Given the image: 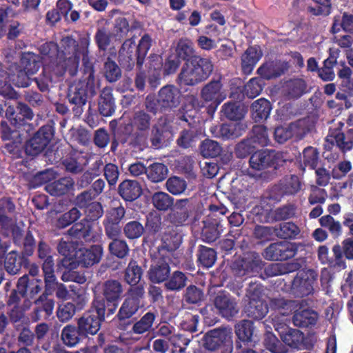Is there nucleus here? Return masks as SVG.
I'll return each mask as SVG.
<instances>
[{
  "instance_id": "nucleus-1",
  "label": "nucleus",
  "mask_w": 353,
  "mask_h": 353,
  "mask_svg": "<svg viewBox=\"0 0 353 353\" xmlns=\"http://www.w3.org/2000/svg\"><path fill=\"white\" fill-rule=\"evenodd\" d=\"M152 42V39L148 33L141 37L137 45L134 37L125 39L119 50L120 65L126 71L132 70L135 65L141 70Z\"/></svg>"
},
{
  "instance_id": "nucleus-2",
  "label": "nucleus",
  "mask_w": 353,
  "mask_h": 353,
  "mask_svg": "<svg viewBox=\"0 0 353 353\" xmlns=\"http://www.w3.org/2000/svg\"><path fill=\"white\" fill-rule=\"evenodd\" d=\"M61 43L64 48L65 54H70V57L78 58V66L81 57L83 74L88 76L86 81L94 83V66L88 50L90 43V36L81 35L78 41L71 36H67L61 39Z\"/></svg>"
},
{
  "instance_id": "nucleus-3",
  "label": "nucleus",
  "mask_w": 353,
  "mask_h": 353,
  "mask_svg": "<svg viewBox=\"0 0 353 353\" xmlns=\"http://www.w3.org/2000/svg\"><path fill=\"white\" fill-rule=\"evenodd\" d=\"M123 286L117 279H108L101 285V292L94 294L92 303L108 315L112 316L116 312L123 297Z\"/></svg>"
},
{
  "instance_id": "nucleus-4",
  "label": "nucleus",
  "mask_w": 353,
  "mask_h": 353,
  "mask_svg": "<svg viewBox=\"0 0 353 353\" xmlns=\"http://www.w3.org/2000/svg\"><path fill=\"white\" fill-rule=\"evenodd\" d=\"M95 94L96 89L93 82L79 80L69 85L66 97L75 117H80L82 114L88 98Z\"/></svg>"
},
{
  "instance_id": "nucleus-5",
  "label": "nucleus",
  "mask_w": 353,
  "mask_h": 353,
  "mask_svg": "<svg viewBox=\"0 0 353 353\" xmlns=\"http://www.w3.org/2000/svg\"><path fill=\"white\" fill-rule=\"evenodd\" d=\"M301 188L302 184L298 176L286 175L269 188L263 194L262 198L272 203H277L285 196L296 194Z\"/></svg>"
},
{
  "instance_id": "nucleus-6",
  "label": "nucleus",
  "mask_w": 353,
  "mask_h": 353,
  "mask_svg": "<svg viewBox=\"0 0 353 353\" xmlns=\"http://www.w3.org/2000/svg\"><path fill=\"white\" fill-rule=\"evenodd\" d=\"M1 139L8 142L4 145V152L12 159L22 158L24 152L23 131L12 128L5 120L0 123Z\"/></svg>"
},
{
  "instance_id": "nucleus-7",
  "label": "nucleus",
  "mask_w": 353,
  "mask_h": 353,
  "mask_svg": "<svg viewBox=\"0 0 353 353\" xmlns=\"http://www.w3.org/2000/svg\"><path fill=\"white\" fill-rule=\"evenodd\" d=\"M203 346L211 352L221 350V353H232L233 342L232 332L225 327L208 331L202 339Z\"/></svg>"
},
{
  "instance_id": "nucleus-8",
  "label": "nucleus",
  "mask_w": 353,
  "mask_h": 353,
  "mask_svg": "<svg viewBox=\"0 0 353 353\" xmlns=\"http://www.w3.org/2000/svg\"><path fill=\"white\" fill-rule=\"evenodd\" d=\"M17 288L13 289L7 301L8 305L19 303L21 298L34 299L43 289V281L39 279H30L27 274L21 276L17 283Z\"/></svg>"
},
{
  "instance_id": "nucleus-9",
  "label": "nucleus",
  "mask_w": 353,
  "mask_h": 353,
  "mask_svg": "<svg viewBox=\"0 0 353 353\" xmlns=\"http://www.w3.org/2000/svg\"><path fill=\"white\" fill-rule=\"evenodd\" d=\"M99 308L92 302L88 311L78 319L77 327L85 338L89 334H96L99 331L101 323L105 318L110 316V315H108L106 312Z\"/></svg>"
},
{
  "instance_id": "nucleus-10",
  "label": "nucleus",
  "mask_w": 353,
  "mask_h": 353,
  "mask_svg": "<svg viewBox=\"0 0 353 353\" xmlns=\"http://www.w3.org/2000/svg\"><path fill=\"white\" fill-rule=\"evenodd\" d=\"M58 59L46 63L43 69L44 73L49 74L55 81L68 72L70 76L74 77L78 71V58L70 57V54H65Z\"/></svg>"
},
{
  "instance_id": "nucleus-11",
  "label": "nucleus",
  "mask_w": 353,
  "mask_h": 353,
  "mask_svg": "<svg viewBox=\"0 0 353 353\" xmlns=\"http://www.w3.org/2000/svg\"><path fill=\"white\" fill-rule=\"evenodd\" d=\"M54 135V128L51 124L41 126L24 144V152L28 156L36 157L41 153Z\"/></svg>"
},
{
  "instance_id": "nucleus-12",
  "label": "nucleus",
  "mask_w": 353,
  "mask_h": 353,
  "mask_svg": "<svg viewBox=\"0 0 353 353\" xmlns=\"http://www.w3.org/2000/svg\"><path fill=\"white\" fill-rule=\"evenodd\" d=\"M285 162L281 152L269 150L254 152L249 160L250 166L256 170H262L268 168L277 170L283 166Z\"/></svg>"
},
{
  "instance_id": "nucleus-13",
  "label": "nucleus",
  "mask_w": 353,
  "mask_h": 353,
  "mask_svg": "<svg viewBox=\"0 0 353 353\" xmlns=\"http://www.w3.org/2000/svg\"><path fill=\"white\" fill-rule=\"evenodd\" d=\"M52 249L49 244L43 239H41L37 244V256L43 260L42 270L44 275L46 291H50L57 285L54 274V263L51 254Z\"/></svg>"
},
{
  "instance_id": "nucleus-14",
  "label": "nucleus",
  "mask_w": 353,
  "mask_h": 353,
  "mask_svg": "<svg viewBox=\"0 0 353 353\" xmlns=\"http://www.w3.org/2000/svg\"><path fill=\"white\" fill-rule=\"evenodd\" d=\"M6 121L13 128L26 130V127H30L28 121L32 120L34 113L30 107L23 102H17V106L7 107L5 112Z\"/></svg>"
},
{
  "instance_id": "nucleus-15",
  "label": "nucleus",
  "mask_w": 353,
  "mask_h": 353,
  "mask_svg": "<svg viewBox=\"0 0 353 353\" xmlns=\"http://www.w3.org/2000/svg\"><path fill=\"white\" fill-rule=\"evenodd\" d=\"M299 244L289 241L272 243L263 252L262 255L266 260L278 261H286L293 258L298 252Z\"/></svg>"
},
{
  "instance_id": "nucleus-16",
  "label": "nucleus",
  "mask_w": 353,
  "mask_h": 353,
  "mask_svg": "<svg viewBox=\"0 0 353 353\" xmlns=\"http://www.w3.org/2000/svg\"><path fill=\"white\" fill-rule=\"evenodd\" d=\"M276 330L282 341L290 347L310 349L314 345L313 336L305 337L304 334L298 329L285 325L276 329Z\"/></svg>"
},
{
  "instance_id": "nucleus-17",
  "label": "nucleus",
  "mask_w": 353,
  "mask_h": 353,
  "mask_svg": "<svg viewBox=\"0 0 353 353\" xmlns=\"http://www.w3.org/2000/svg\"><path fill=\"white\" fill-rule=\"evenodd\" d=\"M170 261L171 259L169 256L155 253L148 272L149 281L152 283L165 282L170 274Z\"/></svg>"
},
{
  "instance_id": "nucleus-18",
  "label": "nucleus",
  "mask_w": 353,
  "mask_h": 353,
  "mask_svg": "<svg viewBox=\"0 0 353 353\" xmlns=\"http://www.w3.org/2000/svg\"><path fill=\"white\" fill-rule=\"evenodd\" d=\"M316 280V275H314L312 270L299 271L294 278L291 292L295 297L302 298L313 293L314 283Z\"/></svg>"
},
{
  "instance_id": "nucleus-19",
  "label": "nucleus",
  "mask_w": 353,
  "mask_h": 353,
  "mask_svg": "<svg viewBox=\"0 0 353 353\" xmlns=\"http://www.w3.org/2000/svg\"><path fill=\"white\" fill-rule=\"evenodd\" d=\"M263 261L255 252L248 254L242 259L235 260L232 264V270L235 275L243 276L258 273L262 268Z\"/></svg>"
},
{
  "instance_id": "nucleus-20",
  "label": "nucleus",
  "mask_w": 353,
  "mask_h": 353,
  "mask_svg": "<svg viewBox=\"0 0 353 353\" xmlns=\"http://www.w3.org/2000/svg\"><path fill=\"white\" fill-rule=\"evenodd\" d=\"M173 206L174 208L168 214V221L176 227L188 224L193 212L190 199H177Z\"/></svg>"
},
{
  "instance_id": "nucleus-21",
  "label": "nucleus",
  "mask_w": 353,
  "mask_h": 353,
  "mask_svg": "<svg viewBox=\"0 0 353 353\" xmlns=\"http://www.w3.org/2000/svg\"><path fill=\"white\" fill-rule=\"evenodd\" d=\"M213 305L221 316L230 320L239 313L236 299L225 291L219 292L214 296Z\"/></svg>"
},
{
  "instance_id": "nucleus-22",
  "label": "nucleus",
  "mask_w": 353,
  "mask_h": 353,
  "mask_svg": "<svg viewBox=\"0 0 353 353\" xmlns=\"http://www.w3.org/2000/svg\"><path fill=\"white\" fill-rule=\"evenodd\" d=\"M221 80H212L205 85L201 91V97L205 102H210L208 111L214 112L219 104L225 99V94L221 91Z\"/></svg>"
},
{
  "instance_id": "nucleus-23",
  "label": "nucleus",
  "mask_w": 353,
  "mask_h": 353,
  "mask_svg": "<svg viewBox=\"0 0 353 353\" xmlns=\"http://www.w3.org/2000/svg\"><path fill=\"white\" fill-rule=\"evenodd\" d=\"M145 235L143 243L150 245H154L163 230V221L161 216L157 212H150L145 216L144 225Z\"/></svg>"
},
{
  "instance_id": "nucleus-24",
  "label": "nucleus",
  "mask_w": 353,
  "mask_h": 353,
  "mask_svg": "<svg viewBox=\"0 0 353 353\" xmlns=\"http://www.w3.org/2000/svg\"><path fill=\"white\" fill-rule=\"evenodd\" d=\"M132 120L135 128L134 142L144 144L150 130L152 117L145 110H139L134 113Z\"/></svg>"
},
{
  "instance_id": "nucleus-25",
  "label": "nucleus",
  "mask_w": 353,
  "mask_h": 353,
  "mask_svg": "<svg viewBox=\"0 0 353 353\" xmlns=\"http://www.w3.org/2000/svg\"><path fill=\"white\" fill-rule=\"evenodd\" d=\"M53 289L52 288L50 291H46V288L45 287V292L34 300V303L36 307L34 308L30 316L32 322H37L43 319L46 320L52 314L54 301L51 299H48V294H50Z\"/></svg>"
},
{
  "instance_id": "nucleus-26",
  "label": "nucleus",
  "mask_w": 353,
  "mask_h": 353,
  "mask_svg": "<svg viewBox=\"0 0 353 353\" xmlns=\"http://www.w3.org/2000/svg\"><path fill=\"white\" fill-rule=\"evenodd\" d=\"M158 97L161 110L170 111L180 104L181 92L174 85H166L159 90Z\"/></svg>"
},
{
  "instance_id": "nucleus-27",
  "label": "nucleus",
  "mask_w": 353,
  "mask_h": 353,
  "mask_svg": "<svg viewBox=\"0 0 353 353\" xmlns=\"http://www.w3.org/2000/svg\"><path fill=\"white\" fill-rule=\"evenodd\" d=\"M246 128V124L242 122L225 123L212 126L210 132L214 137L229 140L241 137L245 131Z\"/></svg>"
},
{
  "instance_id": "nucleus-28",
  "label": "nucleus",
  "mask_w": 353,
  "mask_h": 353,
  "mask_svg": "<svg viewBox=\"0 0 353 353\" xmlns=\"http://www.w3.org/2000/svg\"><path fill=\"white\" fill-rule=\"evenodd\" d=\"M223 219L216 214H210L203 221V227L201 231L202 240L210 243L219 238L223 231Z\"/></svg>"
},
{
  "instance_id": "nucleus-29",
  "label": "nucleus",
  "mask_w": 353,
  "mask_h": 353,
  "mask_svg": "<svg viewBox=\"0 0 353 353\" xmlns=\"http://www.w3.org/2000/svg\"><path fill=\"white\" fill-rule=\"evenodd\" d=\"M301 121L291 123L286 126H279L274 130V136L276 142L284 143L294 135L299 139H303L309 132L308 128H302Z\"/></svg>"
},
{
  "instance_id": "nucleus-30",
  "label": "nucleus",
  "mask_w": 353,
  "mask_h": 353,
  "mask_svg": "<svg viewBox=\"0 0 353 353\" xmlns=\"http://www.w3.org/2000/svg\"><path fill=\"white\" fill-rule=\"evenodd\" d=\"M182 243V236L174 229L165 232L161 238V244L157 247L156 253L168 255L170 257Z\"/></svg>"
},
{
  "instance_id": "nucleus-31",
  "label": "nucleus",
  "mask_w": 353,
  "mask_h": 353,
  "mask_svg": "<svg viewBox=\"0 0 353 353\" xmlns=\"http://www.w3.org/2000/svg\"><path fill=\"white\" fill-rule=\"evenodd\" d=\"M235 333L239 341H236V349H241L244 346H255L252 339L254 334V323L250 320H241L235 326Z\"/></svg>"
},
{
  "instance_id": "nucleus-32",
  "label": "nucleus",
  "mask_w": 353,
  "mask_h": 353,
  "mask_svg": "<svg viewBox=\"0 0 353 353\" xmlns=\"http://www.w3.org/2000/svg\"><path fill=\"white\" fill-rule=\"evenodd\" d=\"M12 240L15 245L21 248L20 253L26 259L32 256L36 248V241L30 230H28L25 234L21 230H17L12 232Z\"/></svg>"
},
{
  "instance_id": "nucleus-33",
  "label": "nucleus",
  "mask_w": 353,
  "mask_h": 353,
  "mask_svg": "<svg viewBox=\"0 0 353 353\" xmlns=\"http://www.w3.org/2000/svg\"><path fill=\"white\" fill-rule=\"evenodd\" d=\"M30 259H26L19 252L12 250L7 253L3 260V270L10 275L19 274L22 268H27Z\"/></svg>"
},
{
  "instance_id": "nucleus-34",
  "label": "nucleus",
  "mask_w": 353,
  "mask_h": 353,
  "mask_svg": "<svg viewBox=\"0 0 353 353\" xmlns=\"http://www.w3.org/2000/svg\"><path fill=\"white\" fill-rule=\"evenodd\" d=\"M103 253L101 245H92L89 248L78 250L77 258L80 265L88 268L100 262Z\"/></svg>"
},
{
  "instance_id": "nucleus-35",
  "label": "nucleus",
  "mask_w": 353,
  "mask_h": 353,
  "mask_svg": "<svg viewBox=\"0 0 353 353\" xmlns=\"http://www.w3.org/2000/svg\"><path fill=\"white\" fill-rule=\"evenodd\" d=\"M118 193L125 201L132 202L141 196L143 191L139 182L125 179L119 185Z\"/></svg>"
},
{
  "instance_id": "nucleus-36",
  "label": "nucleus",
  "mask_w": 353,
  "mask_h": 353,
  "mask_svg": "<svg viewBox=\"0 0 353 353\" xmlns=\"http://www.w3.org/2000/svg\"><path fill=\"white\" fill-rule=\"evenodd\" d=\"M180 85L194 86L204 81L205 79L201 77L200 72L194 68L190 61L185 62L178 76Z\"/></svg>"
},
{
  "instance_id": "nucleus-37",
  "label": "nucleus",
  "mask_w": 353,
  "mask_h": 353,
  "mask_svg": "<svg viewBox=\"0 0 353 353\" xmlns=\"http://www.w3.org/2000/svg\"><path fill=\"white\" fill-rule=\"evenodd\" d=\"M333 136L330 141H327L332 146L336 145L342 153H346L353 148V128L348 129L346 132L334 130Z\"/></svg>"
},
{
  "instance_id": "nucleus-38",
  "label": "nucleus",
  "mask_w": 353,
  "mask_h": 353,
  "mask_svg": "<svg viewBox=\"0 0 353 353\" xmlns=\"http://www.w3.org/2000/svg\"><path fill=\"white\" fill-rule=\"evenodd\" d=\"M115 109L116 104L112 90L105 87L101 90L98 100V110L102 116L110 117L114 113Z\"/></svg>"
},
{
  "instance_id": "nucleus-39",
  "label": "nucleus",
  "mask_w": 353,
  "mask_h": 353,
  "mask_svg": "<svg viewBox=\"0 0 353 353\" xmlns=\"http://www.w3.org/2000/svg\"><path fill=\"white\" fill-rule=\"evenodd\" d=\"M318 318L319 314L314 310L310 308H299L294 312L292 321L295 326L309 327L316 323Z\"/></svg>"
},
{
  "instance_id": "nucleus-40",
  "label": "nucleus",
  "mask_w": 353,
  "mask_h": 353,
  "mask_svg": "<svg viewBox=\"0 0 353 353\" xmlns=\"http://www.w3.org/2000/svg\"><path fill=\"white\" fill-rule=\"evenodd\" d=\"M246 316L254 320L263 319L268 312V306L265 301L261 299H251L244 307Z\"/></svg>"
},
{
  "instance_id": "nucleus-41",
  "label": "nucleus",
  "mask_w": 353,
  "mask_h": 353,
  "mask_svg": "<svg viewBox=\"0 0 353 353\" xmlns=\"http://www.w3.org/2000/svg\"><path fill=\"white\" fill-rule=\"evenodd\" d=\"M272 109L270 101L265 98L259 99L251 105L252 118L256 123L263 122L269 117Z\"/></svg>"
},
{
  "instance_id": "nucleus-42",
  "label": "nucleus",
  "mask_w": 353,
  "mask_h": 353,
  "mask_svg": "<svg viewBox=\"0 0 353 353\" xmlns=\"http://www.w3.org/2000/svg\"><path fill=\"white\" fill-rule=\"evenodd\" d=\"M341 30L353 34V14L344 12L342 14H336L333 17L330 32L336 34Z\"/></svg>"
},
{
  "instance_id": "nucleus-43",
  "label": "nucleus",
  "mask_w": 353,
  "mask_h": 353,
  "mask_svg": "<svg viewBox=\"0 0 353 353\" xmlns=\"http://www.w3.org/2000/svg\"><path fill=\"white\" fill-rule=\"evenodd\" d=\"M261 57V53L256 47L250 46L241 56V70L244 74L252 73L254 66Z\"/></svg>"
},
{
  "instance_id": "nucleus-44",
  "label": "nucleus",
  "mask_w": 353,
  "mask_h": 353,
  "mask_svg": "<svg viewBox=\"0 0 353 353\" xmlns=\"http://www.w3.org/2000/svg\"><path fill=\"white\" fill-rule=\"evenodd\" d=\"M74 184L73 179L65 176L48 183L46 190L50 195L59 196L67 194L72 189Z\"/></svg>"
},
{
  "instance_id": "nucleus-45",
  "label": "nucleus",
  "mask_w": 353,
  "mask_h": 353,
  "mask_svg": "<svg viewBox=\"0 0 353 353\" xmlns=\"http://www.w3.org/2000/svg\"><path fill=\"white\" fill-rule=\"evenodd\" d=\"M68 233L70 236L85 242L90 241L93 237L92 235V225L84 219L75 223L68 230Z\"/></svg>"
},
{
  "instance_id": "nucleus-46",
  "label": "nucleus",
  "mask_w": 353,
  "mask_h": 353,
  "mask_svg": "<svg viewBox=\"0 0 353 353\" xmlns=\"http://www.w3.org/2000/svg\"><path fill=\"white\" fill-rule=\"evenodd\" d=\"M221 112L228 120L237 122H240L244 118L246 113V110L243 105L239 102L232 101L225 103L221 106Z\"/></svg>"
},
{
  "instance_id": "nucleus-47",
  "label": "nucleus",
  "mask_w": 353,
  "mask_h": 353,
  "mask_svg": "<svg viewBox=\"0 0 353 353\" xmlns=\"http://www.w3.org/2000/svg\"><path fill=\"white\" fill-rule=\"evenodd\" d=\"M61 340L64 345L72 347L79 344L85 337L78 327L73 325H67L61 331Z\"/></svg>"
},
{
  "instance_id": "nucleus-48",
  "label": "nucleus",
  "mask_w": 353,
  "mask_h": 353,
  "mask_svg": "<svg viewBox=\"0 0 353 353\" xmlns=\"http://www.w3.org/2000/svg\"><path fill=\"white\" fill-rule=\"evenodd\" d=\"M188 275L182 271L175 270L170 273L164 283L165 288L170 292H180L187 286Z\"/></svg>"
},
{
  "instance_id": "nucleus-49",
  "label": "nucleus",
  "mask_w": 353,
  "mask_h": 353,
  "mask_svg": "<svg viewBox=\"0 0 353 353\" xmlns=\"http://www.w3.org/2000/svg\"><path fill=\"white\" fill-rule=\"evenodd\" d=\"M115 134L122 145H125L127 143L129 145H141L134 142L135 128L134 127L132 119L127 123H121Z\"/></svg>"
},
{
  "instance_id": "nucleus-50",
  "label": "nucleus",
  "mask_w": 353,
  "mask_h": 353,
  "mask_svg": "<svg viewBox=\"0 0 353 353\" xmlns=\"http://www.w3.org/2000/svg\"><path fill=\"white\" fill-rule=\"evenodd\" d=\"M175 52L176 58L185 62L191 61L194 57L197 56L195 54L193 42L188 38H181L178 41Z\"/></svg>"
},
{
  "instance_id": "nucleus-51",
  "label": "nucleus",
  "mask_w": 353,
  "mask_h": 353,
  "mask_svg": "<svg viewBox=\"0 0 353 353\" xmlns=\"http://www.w3.org/2000/svg\"><path fill=\"white\" fill-rule=\"evenodd\" d=\"M20 64L23 70L30 74H34L41 68V59L38 54L31 52H25L21 54Z\"/></svg>"
},
{
  "instance_id": "nucleus-52",
  "label": "nucleus",
  "mask_w": 353,
  "mask_h": 353,
  "mask_svg": "<svg viewBox=\"0 0 353 353\" xmlns=\"http://www.w3.org/2000/svg\"><path fill=\"white\" fill-rule=\"evenodd\" d=\"M143 270L137 261L131 259L124 271V280L129 285H139Z\"/></svg>"
},
{
  "instance_id": "nucleus-53",
  "label": "nucleus",
  "mask_w": 353,
  "mask_h": 353,
  "mask_svg": "<svg viewBox=\"0 0 353 353\" xmlns=\"http://www.w3.org/2000/svg\"><path fill=\"white\" fill-rule=\"evenodd\" d=\"M196 256L198 265L206 268L212 267L217 258L214 249L203 245L198 246Z\"/></svg>"
},
{
  "instance_id": "nucleus-54",
  "label": "nucleus",
  "mask_w": 353,
  "mask_h": 353,
  "mask_svg": "<svg viewBox=\"0 0 353 353\" xmlns=\"http://www.w3.org/2000/svg\"><path fill=\"white\" fill-rule=\"evenodd\" d=\"M156 318L157 315L154 312H146L133 324L131 332L137 334H143L150 332Z\"/></svg>"
},
{
  "instance_id": "nucleus-55",
  "label": "nucleus",
  "mask_w": 353,
  "mask_h": 353,
  "mask_svg": "<svg viewBox=\"0 0 353 353\" xmlns=\"http://www.w3.org/2000/svg\"><path fill=\"white\" fill-rule=\"evenodd\" d=\"M277 237L281 239H296L300 234L299 227L293 222H283L274 228Z\"/></svg>"
},
{
  "instance_id": "nucleus-56",
  "label": "nucleus",
  "mask_w": 353,
  "mask_h": 353,
  "mask_svg": "<svg viewBox=\"0 0 353 353\" xmlns=\"http://www.w3.org/2000/svg\"><path fill=\"white\" fill-rule=\"evenodd\" d=\"M168 172V168L165 164L155 162L147 168L146 174L152 182L159 183L167 178Z\"/></svg>"
},
{
  "instance_id": "nucleus-57",
  "label": "nucleus",
  "mask_w": 353,
  "mask_h": 353,
  "mask_svg": "<svg viewBox=\"0 0 353 353\" xmlns=\"http://www.w3.org/2000/svg\"><path fill=\"white\" fill-rule=\"evenodd\" d=\"M153 206L159 211L166 212L171 209L174 204V198L166 192H154L151 198Z\"/></svg>"
},
{
  "instance_id": "nucleus-58",
  "label": "nucleus",
  "mask_w": 353,
  "mask_h": 353,
  "mask_svg": "<svg viewBox=\"0 0 353 353\" xmlns=\"http://www.w3.org/2000/svg\"><path fill=\"white\" fill-rule=\"evenodd\" d=\"M16 206L10 196H3L0 199V224L6 225L10 221L9 215H13L15 213Z\"/></svg>"
},
{
  "instance_id": "nucleus-59",
  "label": "nucleus",
  "mask_w": 353,
  "mask_h": 353,
  "mask_svg": "<svg viewBox=\"0 0 353 353\" xmlns=\"http://www.w3.org/2000/svg\"><path fill=\"white\" fill-rule=\"evenodd\" d=\"M192 65H194V68L197 72H200L201 77L205 79V80L212 74L214 65L210 59L204 58L201 56L194 57L193 59L190 61Z\"/></svg>"
},
{
  "instance_id": "nucleus-60",
  "label": "nucleus",
  "mask_w": 353,
  "mask_h": 353,
  "mask_svg": "<svg viewBox=\"0 0 353 353\" xmlns=\"http://www.w3.org/2000/svg\"><path fill=\"white\" fill-rule=\"evenodd\" d=\"M39 50L43 58L48 62L63 56L64 48H63L62 51L60 52L58 44L54 41L43 43Z\"/></svg>"
},
{
  "instance_id": "nucleus-61",
  "label": "nucleus",
  "mask_w": 353,
  "mask_h": 353,
  "mask_svg": "<svg viewBox=\"0 0 353 353\" xmlns=\"http://www.w3.org/2000/svg\"><path fill=\"white\" fill-rule=\"evenodd\" d=\"M258 74L264 79H271L280 77L283 73L281 67L273 61L266 62L257 69Z\"/></svg>"
},
{
  "instance_id": "nucleus-62",
  "label": "nucleus",
  "mask_w": 353,
  "mask_h": 353,
  "mask_svg": "<svg viewBox=\"0 0 353 353\" xmlns=\"http://www.w3.org/2000/svg\"><path fill=\"white\" fill-rule=\"evenodd\" d=\"M200 150L203 157L215 158L221 154L223 148L217 141L207 139L201 142Z\"/></svg>"
},
{
  "instance_id": "nucleus-63",
  "label": "nucleus",
  "mask_w": 353,
  "mask_h": 353,
  "mask_svg": "<svg viewBox=\"0 0 353 353\" xmlns=\"http://www.w3.org/2000/svg\"><path fill=\"white\" fill-rule=\"evenodd\" d=\"M125 236L130 240H134L145 235L144 225L137 220L127 222L123 228Z\"/></svg>"
},
{
  "instance_id": "nucleus-64",
  "label": "nucleus",
  "mask_w": 353,
  "mask_h": 353,
  "mask_svg": "<svg viewBox=\"0 0 353 353\" xmlns=\"http://www.w3.org/2000/svg\"><path fill=\"white\" fill-rule=\"evenodd\" d=\"M204 299V293L202 289L194 285H188L183 294V301L192 305H199Z\"/></svg>"
}]
</instances>
